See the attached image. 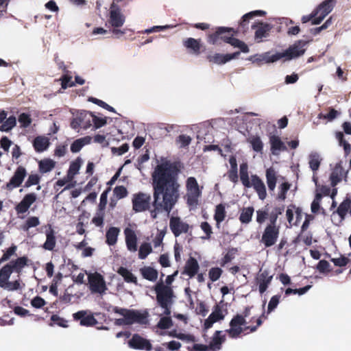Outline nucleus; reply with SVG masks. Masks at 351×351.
<instances>
[{
	"label": "nucleus",
	"mask_w": 351,
	"mask_h": 351,
	"mask_svg": "<svg viewBox=\"0 0 351 351\" xmlns=\"http://www.w3.org/2000/svg\"><path fill=\"white\" fill-rule=\"evenodd\" d=\"M266 14L265 11L263 10H254L250 12L245 14H244L241 20L239 23L238 30L237 32H241L242 33H245L249 27V20L256 17V16H263Z\"/></svg>",
	"instance_id": "412c9836"
},
{
	"label": "nucleus",
	"mask_w": 351,
	"mask_h": 351,
	"mask_svg": "<svg viewBox=\"0 0 351 351\" xmlns=\"http://www.w3.org/2000/svg\"><path fill=\"white\" fill-rule=\"evenodd\" d=\"M125 21V17L120 8L115 2H112L110 7L108 23L112 27L119 28L123 25Z\"/></svg>",
	"instance_id": "f8f14e48"
},
{
	"label": "nucleus",
	"mask_w": 351,
	"mask_h": 351,
	"mask_svg": "<svg viewBox=\"0 0 351 351\" xmlns=\"http://www.w3.org/2000/svg\"><path fill=\"white\" fill-rule=\"evenodd\" d=\"M56 166V162L50 158H45L38 162V171L44 174L52 171Z\"/></svg>",
	"instance_id": "f704fd0d"
},
{
	"label": "nucleus",
	"mask_w": 351,
	"mask_h": 351,
	"mask_svg": "<svg viewBox=\"0 0 351 351\" xmlns=\"http://www.w3.org/2000/svg\"><path fill=\"white\" fill-rule=\"evenodd\" d=\"M156 293V300L160 307L166 306L167 303H172L173 291L169 286L164 285L162 281L158 282L154 286Z\"/></svg>",
	"instance_id": "423d86ee"
},
{
	"label": "nucleus",
	"mask_w": 351,
	"mask_h": 351,
	"mask_svg": "<svg viewBox=\"0 0 351 351\" xmlns=\"http://www.w3.org/2000/svg\"><path fill=\"white\" fill-rule=\"evenodd\" d=\"M82 121H83V117H82V113L80 114V116L75 117V118H73L71 122V127L73 128V129H78L80 128H83L84 129H87L89 126H90V121H88V123L86 124V125H82Z\"/></svg>",
	"instance_id": "603ef678"
},
{
	"label": "nucleus",
	"mask_w": 351,
	"mask_h": 351,
	"mask_svg": "<svg viewBox=\"0 0 351 351\" xmlns=\"http://www.w3.org/2000/svg\"><path fill=\"white\" fill-rule=\"evenodd\" d=\"M36 199L37 197L34 193L26 194L14 208L17 215L24 214L28 211L30 206L36 201Z\"/></svg>",
	"instance_id": "f3484780"
},
{
	"label": "nucleus",
	"mask_w": 351,
	"mask_h": 351,
	"mask_svg": "<svg viewBox=\"0 0 351 351\" xmlns=\"http://www.w3.org/2000/svg\"><path fill=\"white\" fill-rule=\"evenodd\" d=\"M124 234L128 250L130 252H136L137 250V237L134 231L129 228H126L124 230Z\"/></svg>",
	"instance_id": "393cba45"
},
{
	"label": "nucleus",
	"mask_w": 351,
	"mask_h": 351,
	"mask_svg": "<svg viewBox=\"0 0 351 351\" xmlns=\"http://www.w3.org/2000/svg\"><path fill=\"white\" fill-rule=\"evenodd\" d=\"M183 168L180 161L162 160L158 164L152 173L153 202L149 193L138 192L133 195L132 209L136 213L150 210L152 218L161 212L169 213L180 197L181 185L179 175Z\"/></svg>",
	"instance_id": "f257e3e1"
},
{
	"label": "nucleus",
	"mask_w": 351,
	"mask_h": 351,
	"mask_svg": "<svg viewBox=\"0 0 351 351\" xmlns=\"http://www.w3.org/2000/svg\"><path fill=\"white\" fill-rule=\"evenodd\" d=\"M142 276L149 281L154 282L158 278V271L149 266H145L140 269Z\"/></svg>",
	"instance_id": "473e14b6"
},
{
	"label": "nucleus",
	"mask_w": 351,
	"mask_h": 351,
	"mask_svg": "<svg viewBox=\"0 0 351 351\" xmlns=\"http://www.w3.org/2000/svg\"><path fill=\"white\" fill-rule=\"evenodd\" d=\"M343 177H347V172L344 171L341 162H339L336 164L330 173V180L331 186L334 187L337 185L338 183L342 180Z\"/></svg>",
	"instance_id": "4be33fe9"
},
{
	"label": "nucleus",
	"mask_w": 351,
	"mask_h": 351,
	"mask_svg": "<svg viewBox=\"0 0 351 351\" xmlns=\"http://www.w3.org/2000/svg\"><path fill=\"white\" fill-rule=\"evenodd\" d=\"M226 336L223 335V331L216 330L208 344L209 348L212 351H218L221 348V345L226 341Z\"/></svg>",
	"instance_id": "b1692460"
},
{
	"label": "nucleus",
	"mask_w": 351,
	"mask_h": 351,
	"mask_svg": "<svg viewBox=\"0 0 351 351\" xmlns=\"http://www.w3.org/2000/svg\"><path fill=\"white\" fill-rule=\"evenodd\" d=\"M263 318H267L264 313L256 319V326H246L247 322L243 319V317L234 315L229 323L230 328L226 330L225 332L231 339H238L241 337L243 333L247 335L254 332L262 325Z\"/></svg>",
	"instance_id": "7ed1b4c3"
},
{
	"label": "nucleus",
	"mask_w": 351,
	"mask_h": 351,
	"mask_svg": "<svg viewBox=\"0 0 351 351\" xmlns=\"http://www.w3.org/2000/svg\"><path fill=\"white\" fill-rule=\"evenodd\" d=\"M200 228L206 234V237H202V239H210L213 234L211 226L207 221H203L200 224Z\"/></svg>",
	"instance_id": "774afa93"
},
{
	"label": "nucleus",
	"mask_w": 351,
	"mask_h": 351,
	"mask_svg": "<svg viewBox=\"0 0 351 351\" xmlns=\"http://www.w3.org/2000/svg\"><path fill=\"white\" fill-rule=\"evenodd\" d=\"M32 145L36 152L41 153L49 147V139L45 136H38L33 140Z\"/></svg>",
	"instance_id": "bb28decb"
},
{
	"label": "nucleus",
	"mask_w": 351,
	"mask_h": 351,
	"mask_svg": "<svg viewBox=\"0 0 351 351\" xmlns=\"http://www.w3.org/2000/svg\"><path fill=\"white\" fill-rule=\"evenodd\" d=\"M304 45L305 43L302 40H298L295 42L293 45L290 46L284 51L286 59L291 60L302 56L305 52V49L304 48Z\"/></svg>",
	"instance_id": "a211bd4d"
},
{
	"label": "nucleus",
	"mask_w": 351,
	"mask_h": 351,
	"mask_svg": "<svg viewBox=\"0 0 351 351\" xmlns=\"http://www.w3.org/2000/svg\"><path fill=\"white\" fill-rule=\"evenodd\" d=\"M266 181L269 191L273 192L275 190L277 183L276 171L273 167H269L265 171Z\"/></svg>",
	"instance_id": "c85d7f7f"
},
{
	"label": "nucleus",
	"mask_w": 351,
	"mask_h": 351,
	"mask_svg": "<svg viewBox=\"0 0 351 351\" xmlns=\"http://www.w3.org/2000/svg\"><path fill=\"white\" fill-rule=\"evenodd\" d=\"M16 117L14 116H10L0 125V131L9 132L16 125Z\"/></svg>",
	"instance_id": "49530a36"
},
{
	"label": "nucleus",
	"mask_w": 351,
	"mask_h": 351,
	"mask_svg": "<svg viewBox=\"0 0 351 351\" xmlns=\"http://www.w3.org/2000/svg\"><path fill=\"white\" fill-rule=\"evenodd\" d=\"M268 209L265 207L264 209L256 210V221L259 224L263 223L269 217Z\"/></svg>",
	"instance_id": "052dcab7"
},
{
	"label": "nucleus",
	"mask_w": 351,
	"mask_h": 351,
	"mask_svg": "<svg viewBox=\"0 0 351 351\" xmlns=\"http://www.w3.org/2000/svg\"><path fill=\"white\" fill-rule=\"evenodd\" d=\"M240 179L245 187L253 186L260 199L264 200L266 198L267 191L263 181L256 174L251 176V182L250 181L246 163L240 165Z\"/></svg>",
	"instance_id": "20e7f679"
},
{
	"label": "nucleus",
	"mask_w": 351,
	"mask_h": 351,
	"mask_svg": "<svg viewBox=\"0 0 351 351\" xmlns=\"http://www.w3.org/2000/svg\"><path fill=\"white\" fill-rule=\"evenodd\" d=\"M237 248L232 247L229 249L228 252L222 258L221 265L224 266L227 263L231 262L235 258V255L237 253Z\"/></svg>",
	"instance_id": "864d4df0"
},
{
	"label": "nucleus",
	"mask_w": 351,
	"mask_h": 351,
	"mask_svg": "<svg viewBox=\"0 0 351 351\" xmlns=\"http://www.w3.org/2000/svg\"><path fill=\"white\" fill-rule=\"evenodd\" d=\"M117 273L123 278L124 280L126 282H130L137 285L136 277L127 268L120 267L118 269Z\"/></svg>",
	"instance_id": "58836bf2"
},
{
	"label": "nucleus",
	"mask_w": 351,
	"mask_h": 351,
	"mask_svg": "<svg viewBox=\"0 0 351 351\" xmlns=\"http://www.w3.org/2000/svg\"><path fill=\"white\" fill-rule=\"evenodd\" d=\"M199 269V266L197 261L191 256L185 263L182 274L187 275L189 278H193L197 274Z\"/></svg>",
	"instance_id": "5701e85b"
},
{
	"label": "nucleus",
	"mask_w": 351,
	"mask_h": 351,
	"mask_svg": "<svg viewBox=\"0 0 351 351\" xmlns=\"http://www.w3.org/2000/svg\"><path fill=\"white\" fill-rule=\"evenodd\" d=\"M279 233L280 227L278 226L267 225L262 234L261 241L265 247H269L276 243Z\"/></svg>",
	"instance_id": "9b49d317"
},
{
	"label": "nucleus",
	"mask_w": 351,
	"mask_h": 351,
	"mask_svg": "<svg viewBox=\"0 0 351 351\" xmlns=\"http://www.w3.org/2000/svg\"><path fill=\"white\" fill-rule=\"evenodd\" d=\"M173 326V322L170 317H162L157 324V327L160 329H169Z\"/></svg>",
	"instance_id": "6e6d98bb"
},
{
	"label": "nucleus",
	"mask_w": 351,
	"mask_h": 351,
	"mask_svg": "<svg viewBox=\"0 0 351 351\" xmlns=\"http://www.w3.org/2000/svg\"><path fill=\"white\" fill-rule=\"evenodd\" d=\"M136 310H130L123 308H120L118 306H114L112 309V311L114 313L122 315L125 317V320L126 322V325H131V321L133 319V316L134 315Z\"/></svg>",
	"instance_id": "72a5a7b5"
},
{
	"label": "nucleus",
	"mask_w": 351,
	"mask_h": 351,
	"mask_svg": "<svg viewBox=\"0 0 351 351\" xmlns=\"http://www.w3.org/2000/svg\"><path fill=\"white\" fill-rule=\"evenodd\" d=\"M206 60L211 63L217 64H223L227 62L226 54L215 53L214 54H208L206 56Z\"/></svg>",
	"instance_id": "37998d69"
},
{
	"label": "nucleus",
	"mask_w": 351,
	"mask_h": 351,
	"mask_svg": "<svg viewBox=\"0 0 351 351\" xmlns=\"http://www.w3.org/2000/svg\"><path fill=\"white\" fill-rule=\"evenodd\" d=\"M351 200L346 198L338 206L336 213L340 217L341 220H344L347 213L349 211L350 207Z\"/></svg>",
	"instance_id": "a19ab883"
},
{
	"label": "nucleus",
	"mask_w": 351,
	"mask_h": 351,
	"mask_svg": "<svg viewBox=\"0 0 351 351\" xmlns=\"http://www.w3.org/2000/svg\"><path fill=\"white\" fill-rule=\"evenodd\" d=\"M152 252V247L149 243H143L138 250V258L140 259H145L147 256Z\"/></svg>",
	"instance_id": "de8ad7c7"
},
{
	"label": "nucleus",
	"mask_w": 351,
	"mask_h": 351,
	"mask_svg": "<svg viewBox=\"0 0 351 351\" xmlns=\"http://www.w3.org/2000/svg\"><path fill=\"white\" fill-rule=\"evenodd\" d=\"M11 275L4 277L0 274V287L8 291H16L20 289V281L19 280L13 282L9 281Z\"/></svg>",
	"instance_id": "cd10ccee"
},
{
	"label": "nucleus",
	"mask_w": 351,
	"mask_h": 351,
	"mask_svg": "<svg viewBox=\"0 0 351 351\" xmlns=\"http://www.w3.org/2000/svg\"><path fill=\"white\" fill-rule=\"evenodd\" d=\"M27 174L26 169L22 165H19L16 169L10 181L3 186V189L8 191H12L13 189L19 187L23 182Z\"/></svg>",
	"instance_id": "1a4fd4ad"
},
{
	"label": "nucleus",
	"mask_w": 351,
	"mask_h": 351,
	"mask_svg": "<svg viewBox=\"0 0 351 351\" xmlns=\"http://www.w3.org/2000/svg\"><path fill=\"white\" fill-rule=\"evenodd\" d=\"M49 230L46 231V241L43 245V247L49 251H53L56 245V239L55 236V231L51 227V225L49 224Z\"/></svg>",
	"instance_id": "a878e982"
},
{
	"label": "nucleus",
	"mask_w": 351,
	"mask_h": 351,
	"mask_svg": "<svg viewBox=\"0 0 351 351\" xmlns=\"http://www.w3.org/2000/svg\"><path fill=\"white\" fill-rule=\"evenodd\" d=\"M88 101L95 104H97V106H99L110 112H116V111L113 107L110 106V105H108L104 101L100 100L97 98L91 97L88 98Z\"/></svg>",
	"instance_id": "13d9d810"
},
{
	"label": "nucleus",
	"mask_w": 351,
	"mask_h": 351,
	"mask_svg": "<svg viewBox=\"0 0 351 351\" xmlns=\"http://www.w3.org/2000/svg\"><path fill=\"white\" fill-rule=\"evenodd\" d=\"M16 250V246L12 245L3 254L0 258V265L10 259V258L15 253Z\"/></svg>",
	"instance_id": "69168bd1"
},
{
	"label": "nucleus",
	"mask_w": 351,
	"mask_h": 351,
	"mask_svg": "<svg viewBox=\"0 0 351 351\" xmlns=\"http://www.w3.org/2000/svg\"><path fill=\"white\" fill-rule=\"evenodd\" d=\"M225 315L222 312L221 307L219 304L214 306L213 311L210 314L208 317L205 319L204 324V330L211 328L214 323L223 320Z\"/></svg>",
	"instance_id": "aec40b11"
},
{
	"label": "nucleus",
	"mask_w": 351,
	"mask_h": 351,
	"mask_svg": "<svg viewBox=\"0 0 351 351\" xmlns=\"http://www.w3.org/2000/svg\"><path fill=\"white\" fill-rule=\"evenodd\" d=\"M333 2L334 0H325L314 10L317 18L313 19L312 25L321 23L324 19L332 11L334 6Z\"/></svg>",
	"instance_id": "4468645a"
},
{
	"label": "nucleus",
	"mask_w": 351,
	"mask_h": 351,
	"mask_svg": "<svg viewBox=\"0 0 351 351\" xmlns=\"http://www.w3.org/2000/svg\"><path fill=\"white\" fill-rule=\"evenodd\" d=\"M120 229L117 227H110L106 233V242L108 245H114L117 242Z\"/></svg>",
	"instance_id": "e433bc0d"
},
{
	"label": "nucleus",
	"mask_w": 351,
	"mask_h": 351,
	"mask_svg": "<svg viewBox=\"0 0 351 351\" xmlns=\"http://www.w3.org/2000/svg\"><path fill=\"white\" fill-rule=\"evenodd\" d=\"M40 179L41 178L38 174L32 173L29 175L27 180H26L23 185V187L29 188L33 185H37L40 183Z\"/></svg>",
	"instance_id": "5fc2aeb1"
},
{
	"label": "nucleus",
	"mask_w": 351,
	"mask_h": 351,
	"mask_svg": "<svg viewBox=\"0 0 351 351\" xmlns=\"http://www.w3.org/2000/svg\"><path fill=\"white\" fill-rule=\"evenodd\" d=\"M226 217V206L224 204H219L215 206L214 219L216 221V226L219 228L220 223L224 221Z\"/></svg>",
	"instance_id": "c9c22d12"
},
{
	"label": "nucleus",
	"mask_w": 351,
	"mask_h": 351,
	"mask_svg": "<svg viewBox=\"0 0 351 351\" xmlns=\"http://www.w3.org/2000/svg\"><path fill=\"white\" fill-rule=\"evenodd\" d=\"M39 224L40 220L38 217H29L22 226V229L24 231H28L29 228L36 227Z\"/></svg>",
	"instance_id": "09e8293b"
},
{
	"label": "nucleus",
	"mask_w": 351,
	"mask_h": 351,
	"mask_svg": "<svg viewBox=\"0 0 351 351\" xmlns=\"http://www.w3.org/2000/svg\"><path fill=\"white\" fill-rule=\"evenodd\" d=\"M130 348L134 350L151 351L153 348L149 340L143 337L139 334H134L128 341Z\"/></svg>",
	"instance_id": "2eb2a0df"
},
{
	"label": "nucleus",
	"mask_w": 351,
	"mask_h": 351,
	"mask_svg": "<svg viewBox=\"0 0 351 351\" xmlns=\"http://www.w3.org/2000/svg\"><path fill=\"white\" fill-rule=\"evenodd\" d=\"M247 143H249L252 149L257 153H262L263 150V143L261 138L258 135H252L247 138Z\"/></svg>",
	"instance_id": "4c0bfd02"
},
{
	"label": "nucleus",
	"mask_w": 351,
	"mask_h": 351,
	"mask_svg": "<svg viewBox=\"0 0 351 351\" xmlns=\"http://www.w3.org/2000/svg\"><path fill=\"white\" fill-rule=\"evenodd\" d=\"M28 258L26 256L19 257L15 260L11 261L0 269V274L4 277H8L13 272H16L19 276L23 269L27 265Z\"/></svg>",
	"instance_id": "0eeeda50"
},
{
	"label": "nucleus",
	"mask_w": 351,
	"mask_h": 351,
	"mask_svg": "<svg viewBox=\"0 0 351 351\" xmlns=\"http://www.w3.org/2000/svg\"><path fill=\"white\" fill-rule=\"evenodd\" d=\"M104 211L97 210L95 215L91 220V222L97 227L103 228L104 225Z\"/></svg>",
	"instance_id": "8fccbe9b"
},
{
	"label": "nucleus",
	"mask_w": 351,
	"mask_h": 351,
	"mask_svg": "<svg viewBox=\"0 0 351 351\" xmlns=\"http://www.w3.org/2000/svg\"><path fill=\"white\" fill-rule=\"evenodd\" d=\"M51 321L52 323L49 324L50 326L56 324L62 328L68 327L67 321L58 315H52L51 317Z\"/></svg>",
	"instance_id": "e2e57ef3"
},
{
	"label": "nucleus",
	"mask_w": 351,
	"mask_h": 351,
	"mask_svg": "<svg viewBox=\"0 0 351 351\" xmlns=\"http://www.w3.org/2000/svg\"><path fill=\"white\" fill-rule=\"evenodd\" d=\"M18 120L21 124V127L24 128L29 127L32 121L30 115L25 112L21 113L19 116Z\"/></svg>",
	"instance_id": "bf43d9fd"
},
{
	"label": "nucleus",
	"mask_w": 351,
	"mask_h": 351,
	"mask_svg": "<svg viewBox=\"0 0 351 351\" xmlns=\"http://www.w3.org/2000/svg\"><path fill=\"white\" fill-rule=\"evenodd\" d=\"M169 228L175 237L182 234H187L191 226L178 216H172L169 219Z\"/></svg>",
	"instance_id": "9d476101"
},
{
	"label": "nucleus",
	"mask_w": 351,
	"mask_h": 351,
	"mask_svg": "<svg viewBox=\"0 0 351 351\" xmlns=\"http://www.w3.org/2000/svg\"><path fill=\"white\" fill-rule=\"evenodd\" d=\"M90 142V136H85L84 138H78L74 141L71 145V152L73 153H77L80 152L85 145L88 144Z\"/></svg>",
	"instance_id": "ea45409f"
},
{
	"label": "nucleus",
	"mask_w": 351,
	"mask_h": 351,
	"mask_svg": "<svg viewBox=\"0 0 351 351\" xmlns=\"http://www.w3.org/2000/svg\"><path fill=\"white\" fill-rule=\"evenodd\" d=\"M274 28L271 23L258 21L252 25V29L254 30V40L261 43L267 40L270 36V32Z\"/></svg>",
	"instance_id": "6e6552de"
},
{
	"label": "nucleus",
	"mask_w": 351,
	"mask_h": 351,
	"mask_svg": "<svg viewBox=\"0 0 351 351\" xmlns=\"http://www.w3.org/2000/svg\"><path fill=\"white\" fill-rule=\"evenodd\" d=\"M223 270L219 267H212L208 271V277L212 282H215L219 279Z\"/></svg>",
	"instance_id": "680f3d73"
},
{
	"label": "nucleus",
	"mask_w": 351,
	"mask_h": 351,
	"mask_svg": "<svg viewBox=\"0 0 351 351\" xmlns=\"http://www.w3.org/2000/svg\"><path fill=\"white\" fill-rule=\"evenodd\" d=\"M82 161L81 158H77L75 160L71 163L67 172V176L69 177V179L73 180L74 176L78 173L82 165Z\"/></svg>",
	"instance_id": "79ce46f5"
},
{
	"label": "nucleus",
	"mask_w": 351,
	"mask_h": 351,
	"mask_svg": "<svg viewBox=\"0 0 351 351\" xmlns=\"http://www.w3.org/2000/svg\"><path fill=\"white\" fill-rule=\"evenodd\" d=\"M273 275H270L268 269H261L257 274L255 281L258 285V291L261 294L264 293L271 282Z\"/></svg>",
	"instance_id": "dca6fc26"
},
{
	"label": "nucleus",
	"mask_w": 351,
	"mask_h": 351,
	"mask_svg": "<svg viewBox=\"0 0 351 351\" xmlns=\"http://www.w3.org/2000/svg\"><path fill=\"white\" fill-rule=\"evenodd\" d=\"M186 200L189 206H196L199 198L202 196V189L199 188L195 178L189 177L186 181Z\"/></svg>",
	"instance_id": "39448f33"
},
{
	"label": "nucleus",
	"mask_w": 351,
	"mask_h": 351,
	"mask_svg": "<svg viewBox=\"0 0 351 351\" xmlns=\"http://www.w3.org/2000/svg\"><path fill=\"white\" fill-rule=\"evenodd\" d=\"M237 32L232 27H217L214 31L207 35V42L211 45H219L221 43H228L239 48L243 53H248V46L242 40L234 38Z\"/></svg>",
	"instance_id": "f03ea898"
},
{
	"label": "nucleus",
	"mask_w": 351,
	"mask_h": 351,
	"mask_svg": "<svg viewBox=\"0 0 351 351\" xmlns=\"http://www.w3.org/2000/svg\"><path fill=\"white\" fill-rule=\"evenodd\" d=\"M280 297V295H275L271 298L267 306V314L272 312L277 307Z\"/></svg>",
	"instance_id": "0e129e2a"
},
{
	"label": "nucleus",
	"mask_w": 351,
	"mask_h": 351,
	"mask_svg": "<svg viewBox=\"0 0 351 351\" xmlns=\"http://www.w3.org/2000/svg\"><path fill=\"white\" fill-rule=\"evenodd\" d=\"M269 143L271 145V150L274 154H276V151H287V148L285 143L281 141L280 138L276 135H271L269 136Z\"/></svg>",
	"instance_id": "c756f323"
},
{
	"label": "nucleus",
	"mask_w": 351,
	"mask_h": 351,
	"mask_svg": "<svg viewBox=\"0 0 351 351\" xmlns=\"http://www.w3.org/2000/svg\"><path fill=\"white\" fill-rule=\"evenodd\" d=\"M320 166V160L319 155L317 154H313L310 155L309 158V167L313 171H316L318 170Z\"/></svg>",
	"instance_id": "4d7b16f0"
},
{
	"label": "nucleus",
	"mask_w": 351,
	"mask_h": 351,
	"mask_svg": "<svg viewBox=\"0 0 351 351\" xmlns=\"http://www.w3.org/2000/svg\"><path fill=\"white\" fill-rule=\"evenodd\" d=\"M285 207L284 206L275 207L274 210L269 215V223L268 225L270 226H277L276 222L279 215H282L284 212Z\"/></svg>",
	"instance_id": "c03bdc74"
},
{
	"label": "nucleus",
	"mask_w": 351,
	"mask_h": 351,
	"mask_svg": "<svg viewBox=\"0 0 351 351\" xmlns=\"http://www.w3.org/2000/svg\"><path fill=\"white\" fill-rule=\"evenodd\" d=\"M89 288L92 293H103L106 290L104 277L99 273L95 272L88 275Z\"/></svg>",
	"instance_id": "ddd939ff"
},
{
	"label": "nucleus",
	"mask_w": 351,
	"mask_h": 351,
	"mask_svg": "<svg viewBox=\"0 0 351 351\" xmlns=\"http://www.w3.org/2000/svg\"><path fill=\"white\" fill-rule=\"evenodd\" d=\"M291 187V184L287 182L282 183L279 186V193L277 196V199L284 201L287 198V191Z\"/></svg>",
	"instance_id": "3c124183"
},
{
	"label": "nucleus",
	"mask_w": 351,
	"mask_h": 351,
	"mask_svg": "<svg viewBox=\"0 0 351 351\" xmlns=\"http://www.w3.org/2000/svg\"><path fill=\"white\" fill-rule=\"evenodd\" d=\"M92 117V121L95 128H100L107 123L106 118H101L94 115L92 112L89 113Z\"/></svg>",
	"instance_id": "338daca9"
},
{
	"label": "nucleus",
	"mask_w": 351,
	"mask_h": 351,
	"mask_svg": "<svg viewBox=\"0 0 351 351\" xmlns=\"http://www.w3.org/2000/svg\"><path fill=\"white\" fill-rule=\"evenodd\" d=\"M183 45L186 48L191 49L192 53L195 56H198L201 53L200 49L202 45L199 40H197L193 38H189L184 40Z\"/></svg>",
	"instance_id": "7c9ffc66"
},
{
	"label": "nucleus",
	"mask_w": 351,
	"mask_h": 351,
	"mask_svg": "<svg viewBox=\"0 0 351 351\" xmlns=\"http://www.w3.org/2000/svg\"><path fill=\"white\" fill-rule=\"evenodd\" d=\"M73 317L74 320L80 321V325L83 326H93L98 323L93 315H87V312L86 311H80L74 313Z\"/></svg>",
	"instance_id": "6ab92c4d"
},
{
	"label": "nucleus",
	"mask_w": 351,
	"mask_h": 351,
	"mask_svg": "<svg viewBox=\"0 0 351 351\" xmlns=\"http://www.w3.org/2000/svg\"><path fill=\"white\" fill-rule=\"evenodd\" d=\"M148 313L147 312L141 313L138 311H135L133 316V319L131 321V325L133 324H146L148 322L147 320Z\"/></svg>",
	"instance_id": "a18cd8bd"
},
{
	"label": "nucleus",
	"mask_w": 351,
	"mask_h": 351,
	"mask_svg": "<svg viewBox=\"0 0 351 351\" xmlns=\"http://www.w3.org/2000/svg\"><path fill=\"white\" fill-rule=\"evenodd\" d=\"M254 212L253 206L243 207L241 210L239 219L243 224H248L252 221V216Z\"/></svg>",
	"instance_id": "2f4dec72"
}]
</instances>
